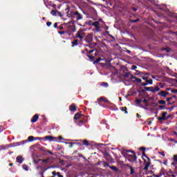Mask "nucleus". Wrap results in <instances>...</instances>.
Segmentation results:
<instances>
[{"mask_svg":"<svg viewBox=\"0 0 177 177\" xmlns=\"http://www.w3.org/2000/svg\"><path fill=\"white\" fill-rule=\"evenodd\" d=\"M70 8L71 7L67 6L66 8L65 9L68 17H71L72 19H75L77 21L82 19V15L80 14L79 11H71L70 12Z\"/></svg>","mask_w":177,"mask_h":177,"instance_id":"f257e3e1","label":"nucleus"},{"mask_svg":"<svg viewBox=\"0 0 177 177\" xmlns=\"http://www.w3.org/2000/svg\"><path fill=\"white\" fill-rule=\"evenodd\" d=\"M132 154L131 153H124V156L128 161L131 163H138V157L134 151H131Z\"/></svg>","mask_w":177,"mask_h":177,"instance_id":"f03ea898","label":"nucleus"},{"mask_svg":"<svg viewBox=\"0 0 177 177\" xmlns=\"http://www.w3.org/2000/svg\"><path fill=\"white\" fill-rule=\"evenodd\" d=\"M142 86H145L144 88L145 91H147V92H151L153 94H154V93L156 92H160V87L156 86L155 88L153 86L151 87H147V85H148V83L146 82H143L142 83Z\"/></svg>","mask_w":177,"mask_h":177,"instance_id":"7ed1b4c3","label":"nucleus"},{"mask_svg":"<svg viewBox=\"0 0 177 177\" xmlns=\"http://www.w3.org/2000/svg\"><path fill=\"white\" fill-rule=\"evenodd\" d=\"M130 77L129 80L132 81V82H136L137 84H141L142 82V79L140 78H137L136 76H133V75H131V73H125L124 75V78H128V77Z\"/></svg>","mask_w":177,"mask_h":177,"instance_id":"20e7f679","label":"nucleus"},{"mask_svg":"<svg viewBox=\"0 0 177 177\" xmlns=\"http://www.w3.org/2000/svg\"><path fill=\"white\" fill-rule=\"evenodd\" d=\"M39 150L42 152V154L44 155H48V153L50 155H54V153L51 152L49 149L45 148V147H39Z\"/></svg>","mask_w":177,"mask_h":177,"instance_id":"39448f33","label":"nucleus"},{"mask_svg":"<svg viewBox=\"0 0 177 177\" xmlns=\"http://www.w3.org/2000/svg\"><path fill=\"white\" fill-rule=\"evenodd\" d=\"M27 142H28V140H22V141H19L18 142H15V144H10V145H8V148H12V147L21 146L22 145L26 144Z\"/></svg>","mask_w":177,"mask_h":177,"instance_id":"423d86ee","label":"nucleus"},{"mask_svg":"<svg viewBox=\"0 0 177 177\" xmlns=\"http://www.w3.org/2000/svg\"><path fill=\"white\" fill-rule=\"evenodd\" d=\"M44 140H48L49 142H58V138L52 136H44Z\"/></svg>","mask_w":177,"mask_h":177,"instance_id":"0eeeda50","label":"nucleus"},{"mask_svg":"<svg viewBox=\"0 0 177 177\" xmlns=\"http://www.w3.org/2000/svg\"><path fill=\"white\" fill-rule=\"evenodd\" d=\"M103 165L104 167H110V169H113V171H115V173L119 171L117 167H114V165L111 166L110 165H109L108 162H106L105 161L103 162Z\"/></svg>","mask_w":177,"mask_h":177,"instance_id":"6e6552de","label":"nucleus"},{"mask_svg":"<svg viewBox=\"0 0 177 177\" xmlns=\"http://www.w3.org/2000/svg\"><path fill=\"white\" fill-rule=\"evenodd\" d=\"M168 112L167 111H165V112H162V116H157L156 115V117H157V119L159 120V121H166L167 120V115Z\"/></svg>","mask_w":177,"mask_h":177,"instance_id":"1a4fd4ad","label":"nucleus"},{"mask_svg":"<svg viewBox=\"0 0 177 177\" xmlns=\"http://www.w3.org/2000/svg\"><path fill=\"white\" fill-rule=\"evenodd\" d=\"M106 102V103H109L110 101L109 100L106 99V97H100L97 99V101L95 102V103H97L100 106H102V104L100 102Z\"/></svg>","mask_w":177,"mask_h":177,"instance_id":"9d476101","label":"nucleus"},{"mask_svg":"<svg viewBox=\"0 0 177 177\" xmlns=\"http://www.w3.org/2000/svg\"><path fill=\"white\" fill-rule=\"evenodd\" d=\"M85 41L86 43H91L93 41V37L92 35H88L86 37V39H85Z\"/></svg>","mask_w":177,"mask_h":177,"instance_id":"9b49d317","label":"nucleus"},{"mask_svg":"<svg viewBox=\"0 0 177 177\" xmlns=\"http://www.w3.org/2000/svg\"><path fill=\"white\" fill-rule=\"evenodd\" d=\"M147 160H148V162L146 163V165L144 167V169L146 171L149 170V167H150V165L151 164V160L149 157H147Z\"/></svg>","mask_w":177,"mask_h":177,"instance_id":"f8f14e48","label":"nucleus"},{"mask_svg":"<svg viewBox=\"0 0 177 177\" xmlns=\"http://www.w3.org/2000/svg\"><path fill=\"white\" fill-rule=\"evenodd\" d=\"M39 120V114H35L30 120L32 123H36Z\"/></svg>","mask_w":177,"mask_h":177,"instance_id":"ddd939ff","label":"nucleus"},{"mask_svg":"<svg viewBox=\"0 0 177 177\" xmlns=\"http://www.w3.org/2000/svg\"><path fill=\"white\" fill-rule=\"evenodd\" d=\"M169 93H168V91H160V93H158V95L159 96L165 97H167V95H169Z\"/></svg>","mask_w":177,"mask_h":177,"instance_id":"4468645a","label":"nucleus"},{"mask_svg":"<svg viewBox=\"0 0 177 177\" xmlns=\"http://www.w3.org/2000/svg\"><path fill=\"white\" fill-rule=\"evenodd\" d=\"M69 111H71L72 112H75V111H77V108H76L75 104H71L69 106Z\"/></svg>","mask_w":177,"mask_h":177,"instance_id":"2eb2a0df","label":"nucleus"},{"mask_svg":"<svg viewBox=\"0 0 177 177\" xmlns=\"http://www.w3.org/2000/svg\"><path fill=\"white\" fill-rule=\"evenodd\" d=\"M75 123L77 124L79 126H82L84 124V120L82 119V116L79 118L78 120H75Z\"/></svg>","mask_w":177,"mask_h":177,"instance_id":"dca6fc26","label":"nucleus"},{"mask_svg":"<svg viewBox=\"0 0 177 177\" xmlns=\"http://www.w3.org/2000/svg\"><path fill=\"white\" fill-rule=\"evenodd\" d=\"M82 30H81V29L77 32L76 33V37H78L79 39H81V41H82V39H84V37H82V35H81V33H82Z\"/></svg>","mask_w":177,"mask_h":177,"instance_id":"f3484780","label":"nucleus"},{"mask_svg":"<svg viewBox=\"0 0 177 177\" xmlns=\"http://www.w3.org/2000/svg\"><path fill=\"white\" fill-rule=\"evenodd\" d=\"M81 117H82V114L76 113L75 114L74 120H76V121H78V120H80Z\"/></svg>","mask_w":177,"mask_h":177,"instance_id":"a211bd4d","label":"nucleus"},{"mask_svg":"<svg viewBox=\"0 0 177 177\" xmlns=\"http://www.w3.org/2000/svg\"><path fill=\"white\" fill-rule=\"evenodd\" d=\"M17 162L22 163L23 162V158L22 156H17L16 158Z\"/></svg>","mask_w":177,"mask_h":177,"instance_id":"6ab92c4d","label":"nucleus"},{"mask_svg":"<svg viewBox=\"0 0 177 177\" xmlns=\"http://www.w3.org/2000/svg\"><path fill=\"white\" fill-rule=\"evenodd\" d=\"M132 151L131 149H124L122 152V154L124 156V154H129V153H131Z\"/></svg>","mask_w":177,"mask_h":177,"instance_id":"aec40b11","label":"nucleus"},{"mask_svg":"<svg viewBox=\"0 0 177 177\" xmlns=\"http://www.w3.org/2000/svg\"><path fill=\"white\" fill-rule=\"evenodd\" d=\"M78 39H75V41H72V47H75V46H78Z\"/></svg>","mask_w":177,"mask_h":177,"instance_id":"412c9836","label":"nucleus"},{"mask_svg":"<svg viewBox=\"0 0 177 177\" xmlns=\"http://www.w3.org/2000/svg\"><path fill=\"white\" fill-rule=\"evenodd\" d=\"M87 56L88 57V59L91 61V62H95V57L93 55H91L89 54H87Z\"/></svg>","mask_w":177,"mask_h":177,"instance_id":"4be33fe9","label":"nucleus"},{"mask_svg":"<svg viewBox=\"0 0 177 177\" xmlns=\"http://www.w3.org/2000/svg\"><path fill=\"white\" fill-rule=\"evenodd\" d=\"M160 177H162V176L165 175V169H164V167H162L161 170L160 171Z\"/></svg>","mask_w":177,"mask_h":177,"instance_id":"5701e85b","label":"nucleus"},{"mask_svg":"<svg viewBox=\"0 0 177 177\" xmlns=\"http://www.w3.org/2000/svg\"><path fill=\"white\" fill-rule=\"evenodd\" d=\"M129 169H130V175H133L135 173V169L131 165L129 167Z\"/></svg>","mask_w":177,"mask_h":177,"instance_id":"b1692460","label":"nucleus"},{"mask_svg":"<svg viewBox=\"0 0 177 177\" xmlns=\"http://www.w3.org/2000/svg\"><path fill=\"white\" fill-rule=\"evenodd\" d=\"M140 19H129V21L131 23H137V22H140Z\"/></svg>","mask_w":177,"mask_h":177,"instance_id":"393cba45","label":"nucleus"},{"mask_svg":"<svg viewBox=\"0 0 177 177\" xmlns=\"http://www.w3.org/2000/svg\"><path fill=\"white\" fill-rule=\"evenodd\" d=\"M120 109L122 111H124L125 114L128 113L127 107H120Z\"/></svg>","mask_w":177,"mask_h":177,"instance_id":"a878e982","label":"nucleus"},{"mask_svg":"<svg viewBox=\"0 0 177 177\" xmlns=\"http://www.w3.org/2000/svg\"><path fill=\"white\" fill-rule=\"evenodd\" d=\"M100 85H102V86H104V88L109 87V83H107V82H102Z\"/></svg>","mask_w":177,"mask_h":177,"instance_id":"bb28decb","label":"nucleus"},{"mask_svg":"<svg viewBox=\"0 0 177 177\" xmlns=\"http://www.w3.org/2000/svg\"><path fill=\"white\" fill-rule=\"evenodd\" d=\"M57 10H51V15H53V16H57Z\"/></svg>","mask_w":177,"mask_h":177,"instance_id":"cd10ccee","label":"nucleus"},{"mask_svg":"<svg viewBox=\"0 0 177 177\" xmlns=\"http://www.w3.org/2000/svg\"><path fill=\"white\" fill-rule=\"evenodd\" d=\"M159 104H163L165 105L167 104V102L164 101V100H160V101H158Z\"/></svg>","mask_w":177,"mask_h":177,"instance_id":"c85d7f7f","label":"nucleus"},{"mask_svg":"<svg viewBox=\"0 0 177 177\" xmlns=\"http://www.w3.org/2000/svg\"><path fill=\"white\" fill-rule=\"evenodd\" d=\"M86 25H90V26H93V21H91V20L86 21Z\"/></svg>","mask_w":177,"mask_h":177,"instance_id":"c756f323","label":"nucleus"},{"mask_svg":"<svg viewBox=\"0 0 177 177\" xmlns=\"http://www.w3.org/2000/svg\"><path fill=\"white\" fill-rule=\"evenodd\" d=\"M101 60H102V58H101V57L97 58V59L94 61V64H96L100 63V62Z\"/></svg>","mask_w":177,"mask_h":177,"instance_id":"7c9ffc66","label":"nucleus"},{"mask_svg":"<svg viewBox=\"0 0 177 177\" xmlns=\"http://www.w3.org/2000/svg\"><path fill=\"white\" fill-rule=\"evenodd\" d=\"M147 85H149V84H153V79H150V80H149V79H148V77H147Z\"/></svg>","mask_w":177,"mask_h":177,"instance_id":"2f4dec72","label":"nucleus"},{"mask_svg":"<svg viewBox=\"0 0 177 177\" xmlns=\"http://www.w3.org/2000/svg\"><path fill=\"white\" fill-rule=\"evenodd\" d=\"M98 25H100V23H99V21H96L95 22H93V26L97 27Z\"/></svg>","mask_w":177,"mask_h":177,"instance_id":"473e14b6","label":"nucleus"},{"mask_svg":"<svg viewBox=\"0 0 177 177\" xmlns=\"http://www.w3.org/2000/svg\"><path fill=\"white\" fill-rule=\"evenodd\" d=\"M35 137L34 136H29L28 137V140L29 142H33Z\"/></svg>","mask_w":177,"mask_h":177,"instance_id":"72a5a7b5","label":"nucleus"},{"mask_svg":"<svg viewBox=\"0 0 177 177\" xmlns=\"http://www.w3.org/2000/svg\"><path fill=\"white\" fill-rule=\"evenodd\" d=\"M83 145H84V146H89L90 144L88 143V140H83Z\"/></svg>","mask_w":177,"mask_h":177,"instance_id":"f704fd0d","label":"nucleus"},{"mask_svg":"<svg viewBox=\"0 0 177 177\" xmlns=\"http://www.w3.org/2000/svg\"><path fill=\"white\" fill-rule=\"evenodd\" d=\"M94 31H97V32H99L100 31V25H97V26H96L95 29H94Z\"/></svg>","mask_w":177,"mask_h":177,"instance_id":"c9c22d12","label":"nucleus"},{"mask_svg":"<svg viewBox=\"0 0 177 177\" xmlns=\"http://www.w3.org/2000/svg\"><path fill=\"white\" fill-rule=\"evenodd\" d=\"M66 144L69 145V148H72V147L73 146L74 144H75V142H66Z\"/></svg>","mask_w":177,"mask_h":177,"instance_id":"e433bc0d","label":"nucleus"},{"mask_svg":"<svg viewBox=\"0 0 177 177\" xmlns=\"http://www.w3.org/2000/svg\"><path fill=\"white\" fill-rule=\"evenodd\" d=\"M165 109V105H160L159 106V109L160 111H162V109Z\"/></svg>","mask_w":177,"mask_h":177,"instance_id":"4c0bfd02","label":"nucleus"},{"mask_svg":"<svg viewBox=\"0 0 177 177\" xmlns=\"http://www.w3.org/2000/svg\"><path fill=\"white\" fill-rule=\"evenodd\" d=\"M105 33H106V35H109V37H111L112 39H115V37H113V35H110L109 31H105Z\"/></svg>","mask_w":177,"mask_h":177,"instance_id":"58836bf2","label":"nucleus"},{"mask_svg":"<svg viewBox=\"0 0 177 177\" xmlns=\"http://www.w3.org/2000/svg\"><path fill=\"white\" fill-rule=\"evenodd\" d=\"M23 169H24L25 171H28V167H27L26 165H23Z\"/></svg>","mask_w":177,"mask_h":177,"instance_id":"ea45409f","label":"nucleus"},{"mask_svg":"<svg viewBox=\"0 0 177 177\" xmlns=\"http://www.w3.org/2000/svg\"><path fill=\"white\" fill-rule=\"evenodd\" d=\"M141 102H142V100H140V99L136 100V103H138V104H140Z\"/></svg>","mask_w":177,"mask_h":177,"instance_id":"a19ab883","label":"nucleus"},{"mask_svg":"<svg viewBox=\"0 0 177 177\" xmlns=\"http://www.w3.org/2000/svg\"><path fill=\"white\" fill-rule=\"evenodd\" d=\"M171 100H172V97H167V99L166 100V101L169 103L170 102Z\"/></svg>","mask_w":177,"mask_h":177,"instance_id":"79ce46f5","label":"nucleus"},{"mask_svg":"<svg viewBox=\"0 0 177 177\" xmlns=\"http://www.w3.org/2000/svg\"><path fill=\"white\" fill-rule=\"evenodd\" d=\"M171 92L173 93H177V89H171Z\"/></svg>","mask_w":177,"mask_h":177,"instance_id":"37998d69","label":"nucleus"},{"mask_svg":"<svg viewBox=\"0 0 177 177\" xmlns=\"http://www.w3.org/2000/svg\"><path fill=\"white\" fill-rule=\"evenodd\" d=\"M48 161H49L48 159H44V160H42V162L48 163Z\"/></svg>","mask_w":177,"mask_h":177,"instance_id":"c03bdc74","label":"nucleus"},{"mask_svg":"<svg viewBox=\"0 0 177 177\" xmlns=\"http://www.w3.org/2000/svg\"><path fill=\"white\" fill-rule=\"evenodd\" d=\"M95 51L94 49L90 50V51H88V54L91 55V53H93Z\"/></svg>","mask_w":177,"mask_h":177,"instance_id":"a18cd8bd","label":"nucleus"},{"mask_svg":"<svg viewBox=\"0 0 177 177\" xmlns=\"http://www.w3.org/2000/svg\"><path fill=\"white\" fill-rule=\"evenodd\" d=\"M159 10H165V12L169 11V10L167 9V10H164V8H162V7H159Z\"/></svg>","mask_w":177,"mask_h":177,"instance_id":"49530a36","label":"nucleus"},{"mask_svg":"<svg viewBox=\"0 0 177 177\" xmlns=\"http://www.w3.org/2000/svg\"><path fill=\"white\" fill-rule=\"evenodd\" d=\"M174 160L176 161V162H177V155L174 156Z\"/></svg>","mask_w":177,"mask_h":177,"instance_id":"de8ad7c7","label":"nucleus"},{"mask_svg":"<svg viewBox=\"0 0 177 177\" xmlns=\"http://www.w3.org/2000/svg\"><path fill=\"white\" fill-rule=\"evenodd\" d=\"M153 177H161L160 173L158 174V175H155V174H153Z\"/></svg>","mask_w":177,"mask_h":177,"instance_id":"09e8293b","label":"nucleus"},{"mask_svg":"<svg viewBox=\"0 0 177 177\" xmlns=\"http://www.w3.org/2000/svg\"><path fill=\"white\" fill-rule=\"evenodd\" d=\"M140 150H142L143 153L144 151H146V148L145 147H142L141 148H140Z\"/></svg>","mask_w":177,"mask_h":177,"instance_id":"8fccbe9b","label":"nucleus"},{"mask_svg":"<svg viewBox=\"0 0 177 177\" xmlns=\"http://www.w3.org/2000/svg\"><path fill=\"white\" fill-rule=\"evenodd\" d=\"M142 156H145V157H146V158H147L148 156H147V155H146V151H143Z\"/></svg>","mask_w":177,"mask_h":177,"instance_id":"3c124183","label":"nucleus"},{"mask_svg":"<svg viewBox=\"0 0 177 177\" xmlns=\"http://www.w3.org/2000/svg\"><path fill=\"white\" fill-rule=\"evenodd\" d=\"M58 33H59V35H64V33H66L65 31H59Z\"/></svg>","mask_w":177,"mask_h":177,"instance_id":"603ef678","label":"nucleus"},{"mask_svg":"<svg viewBox=\"0 0 177 177\" xmlns=\"http://www.w3.org/2000/svg\"><path fill=\"white\" fill-rule=\"evenodd\" d=\"M64 140L63 137L62 136H58L57 137V140Z\"/></svg>","mask_w":177,"mask_h":177,"instance_id":"864d4df0","label":"nucleus"},{"mask_svg":"<svg viewBox=\"0 0 177 177\" xmlns=\"http://www.w3.org/2000/svg\"><path fill=\"white\" fill-rule=\"evenodd\" d=\"M159 153L160 155H162V156L165 157V152H159Z\"/></svg>","mask_w":177,"mask_h":177,"instance_id":"5fc2aeb1","label":"nucleus"},{"mask_svg":"<svg viewBox=\"0 0 177 177\" xmlns=\"http://www.w3.org/2000/svg\"><path fill=\"white\" fill-rule=\"evenodd\" d=\"M138 66H132L131 70H136Z\"/></svg>","mask_w":177,"mask_h":177,"instance_id":"6e6d98bb","label":"nucleus"},{"mask_svg":"<svg viewBox=\"0 0 177 177\" xmlns=\"http://www.w3.org/2000/svg\"><path fill=\"white\" fill-rule=\"evenodd\" d=\"M142 80H145L147 82L148 77H142Z\"/></svg>","mask_w":177,"mask_h":177,"instance_id":"4d7b16f0","label":"nucleus"},{"mask_svg":"<svg viewBox=\"0 0 177 177\" xmlns=\"http://www.w3.org/2000/svg\"><path fill=\"white\" fill-rule=\"evenodd\" d=\"M46 25H47V26H50V25H52V22H47L46 23Z\"/></svg>","mask_w":177,"mask_h":177,"instance_id":"13d9d810","label":"nucleus"},{"mask_svg":"<svg viewBox=\"0 0 177 177\" xmlns=\"http://www.w3.org/2000/svg\"><path fill=\"white\" fill-rule=\"evenodd\" d=\"M159 85L160 86L161 88H164V85L162 84V83H159Z\"/></svg>","mask_w":177,"mask_h":177,"instance_id":"bf43d9fd","label":"nucleus"},{"mask_svg":"<svg viewBox=\"0 0 177 177\" xmlns=\"http://www.w3.org/2000/svg\"><path fill=\"white\" fill-rule=\"evenodd\" d=\"M52 174H53V176L54 177H55V176L57 175V173H56L55 171H53Z\"/></svg>","mask_w":177,"mask_h":177,"instance_id":"052dcab7","label":"nucleus"},{"mask_svg":"<svg viewBox=\"0 0 177 177\" xmlns=\"http://www.w3.org/2000/svg\"><path fill=\"white\" fill-rule=\"evenodd\" d=\"M54 27H55V28H57V27H58V23H55Z\"/></svg>","mask_w":177,"mask_h":177,"instance_id":"680f3d73","label":"nucleus"},{"mask_svg":"<svg viewBox=\"0 0 177 177\" xmlns=\"http://www.w3.org/2000/svg\"><path fill=\"white\" fill-rule=\"evenodd\" d=\"M145 106H149V101L147 100V102L145 103Z\"/></svg>","mask_w":177,"mask_h":177,"instance_id":"e2e57ef3","label":"nucleus"},{"mask_svg":"<svg viewBox=\"0 0 177 177\" xmlns=\"http://www.w3.org/2000/svg\"><path fill=\"white\" fill-rule=\"evenodd\" d=\"M171 117V115L169 114V115L166 116V120L170 119Z\"/></svg>","mask_w":177,"mask_h":177,"instance_id":"0e129e2a","label":"nucleus"},{"mask_svg":"<svg viewBox=\"0 0 177 177\" xmlns=\"http://www.w3.org/2000/svg\"><path fill=\"white\" fill-rule=\"evenodd\" d=\"M153 104L154 107L158 106V103H153Z\"/></svg>","mask_w":177,"mask_h":177,"instance_id":"69168bd1","label":"nucleus"},{"mask_svg":"<svg viewBox=\"0 0 177 177\" xmlns=\"http://www.w3.org/2000/svg\"><path fill=\"white\" fill-rule=\"evenodd\" d=\"M167 162H168V161H167V160H165V161L163 162V165H167Z\"/></svg>","mask_w":177,"mask_h":177,"instance_id":"338daca9","label":"nucleus"},{"mask_svg":"<svg viewBox=\"0 0 177 177\" xmlns=\"http://www.w3.org/2000/svg\"><path fill=\"white\" fill-rule=\"evenodd\" d=\"M88 47H90L91 48V49H92V48H93V46L91 45V44H90V45H87Z\"/></svg>","mask_w":177,"mask_h":177,"instance_id":"774afa93","label":"nucleus"}]
</instances>
